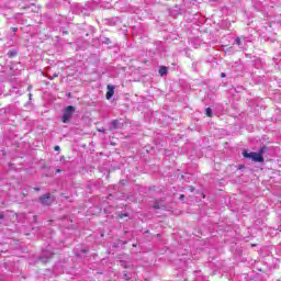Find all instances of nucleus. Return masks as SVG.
Listing matches in <instances>:
<instances>
[{
	"label": "nucleus",
	"mask_w": 281,
	"mask_h": 281,
	"mask_svg": "<svg viewBox=\"0 0 281 281\" xmlns=\"http://www.w3.org/2000/svg\"><path fill=\"white\" fill-rule=\"evenodd\" d=\"M265 150H267L266 147H262L260 149V153H256V151L249 153L247 150H244L243 157H245V159H251L252 161H255V164H263L265 157L262 156V153H265Z\"/></svg>",
	"instance_id": "f257e3e1"
},
{
	"label": "nucleus",
	"mask_w": 281,
	"mask_h": 281,
	"mask_svg": "<svg viewBox=\"0 0 281 281\" xmlns=\"http://www.w3.org/2000/svg\"><path fill=\"white\" fill-rule=\"evenodd\" d=\"M74 113H76V108L74 105H68L64 111V114L61 116V122L64 124H68L71 117H74Z\"/></svg>",
	"instance_id": "f03ea898"
},
{
	"label": "nucleus",
	"mask_w": 281,
	"mask_h": 281,
	"mask_svg": "<svg viewBox=\"0 0 281 281\" xmlns=\"http://www.w3.org/2000/svg\"><path fill=\"white\" fill-rule=\"evenodd\" d=\"M106 89L108 91H106L105 98L106 100H111V98L115 95V86L108 85Z\"/></svg>",
	"instance_id": "7ed1b4c3"
},
{
	"label": "nucleus",
	"mask_w": 281,
	"mask_h": 281,
	"mask_svg": "<svg viewBox=\"0 0 281 281\" xmlns=\"http://www.w3.org/2000/svg\"><path fill=\"white\" fill-rule=\"evenodd\" d=\"M50 199H52V194L46 193V194L40 196V203H42V205H49Z\"/></svg>",
	"instance_id": "20e7f679"
},
{
	"label": "nucleus",
	"mask_w": 281,
	"mask_h": 281,
	"mask_svg": "<svg viewBox=\"0 0 281 281\" xmlns=\"http://www.w3.org/2000/svg\"><path fill=\"white\" fill-rule=\"evenodd\" d=\"M159 74L160 76H166V74H168V67L161 66L159 69Z\"/></svg>",
	"instance_id": "39448f33"
},
{
	"label": "nucleus",
	"mask_w": 281,
	"mask_h": 281,
	"mask_svg": "<svg viewBox=\"0 0 281 281\" xmlns=\"http://www.w3.org/2000/svg\"><path fill=\"white\" fill-rule=\"evenodd\" d=\"M154 210H161V205L159 204V201H155L153 205Z\"/></svg>",
	"instance_id": "423d86ee"
},
{
	"label": "nucleus",
	"mask_w": 281,
	"mask_h": 281,
	"mask_svg": "<svg viewBox=\"0 0 281 281\" xmlns=\"http://www.w3.org/2000/svg\"><path fill=\"white\" fill-rule=\"evenodd\" d=\"M112 126L114 130H116L120 126V121L117 120L112 121Z\"/></svg>",
	"instance_id": "0eeeda50"
},
{
	"label": "nucleus",
	"mask_w": 281,
	"mask_h": 281,
	"mask_svg": "<svg viewBox=\"0 0 281 281\" xmlns=\"http://www.w3.org/2000/svg\"><path fill=\"white\" fill-rule=\"evenodd\" d=\"M205 113H206V116H207V117H212V115H213L212 110H211L210 108H207V109L205 110Z\"/></svg>",
	"instance_id": "6e6552de"
},
{
	"label": "nucleus",
	"mask_w": 281,
	"mask_h": 281,
	"mask_svg": "<svg viewBox=\"0 0 281 281\" xmlns=\"http://www.w3.org/2000/svg\"><path fill=\"white\" fill-rule=\"evenodd\" d=\"M12 32L15 34V32H19V27L18 26H13L11 27Z\"/></svg>",
	"instance_id": "1a4fd4ad"
},
{
	"label": "nucleus",
	"mask_w": 281,
	"mask_h": 281,
	"mask_svg": "<svg viewBox=\"0 0 281 281\" xmlns=\"http://www.w3.org/2000/svg\"><path fill=\"white\" fill-rule=\"evenodd\" d=\"M54 78H58V72L53 74V77H49L50 80H54Z\"/></svg>",
	"instance_id": "9d476101"
},
{
	"label": "nucleus",
	"mask_w": 281,
	"mask_h": 281,
	"mask_svg": "<svg viewBox=\"0 0 281 281\" xmlns=\"http://www.w3.org/2000/svg\"><path fill=\"white\" fill-rule=\"evenodd\" d=\"M187 189L189 190V192H194V187L193 186H189Z\"/></svg>",
	"instance_id": "9b49d317"
},
{
	"label": "nucleus",
	"mask_w": 281,
	"mask_h": 281,
	"mask_svg": "<svg viewBox=\"0 0 281 281\" xmlns=\"http://www.w3.org/2000/svg\"><path fill=\"white\" fill-rule=\"evenodd\" d=\"M54 150H56V153L60 151V146L56 145V146L54 147Z\"/></svg>",
	"instance_id": "f8f14e48"
},
{
	"label": "nucleus",
	"mask_w": 281,
	"mask_h": 281,
	"mask_svg": "<svg viewBox=\"0 0 281 281\" xmlns=\"http://www.w3.org/2000/svg\"><path fill=\"white\" fill-rule=\"evenodd\" d=\"M235 42H236L237 45H240V44H241L240 37H237V38L235 40Z\"/></svg>",
	"instance_id": "ddd939ff"
},
{
	"label": "nucleus",
	"mask_w": 281,
	"mask_h": 281,
	"mask_svg": "<svg viewBox=\"0 0 281 281\" xmlns=\"http://www.w3.org/2000/svg\"><path fill=\"white\" fill-rule=\"evenodd\" d=\"M9 54H10V56H16V52H14V50H10Z\"/></svg>",
	"instance_id": "4468645a"
},
{
	"label": "nucleus",
	"mask_w": 281,
	"mask_h": 281,
	"mask_svg": "<svg viewBox=\"0 0 281 281\" xmlns=\"http://www.w3.org/2000/svg\"><path fill=\"white\" fill-rule=\"evenodd\" d=\"M179 199H180V201H183L186 199V195L184 194H180Z\"/></svg>",
	"instance_id": "2eb2a0df"
},
{
	"label": "nucleus",
	"mask_w": 281,
	"mask_h": 281,
	"mask_svg": "<svg viewBox=\"0 0 281 281\" xmlns=\"http://www.w3.org/2000/svg\"><path fill=\"white\" fill-rule=\"evenodd\" d=\"M34 190H35V192H41V188H38V187H35Z\"/></svg>",
	"instance_id": "dca6fc26"
},
{
	"label": "nucleus",
	"mask_w": 281,
	"mask_h": 281,
	"mask_svg": "<svg viewBox=\"0 0 281 281\" xmlns=\"http://www.w3.org/2000/svg\"><path fill=\"white\" fill-rule=\"evenodd\" d=\"M126 216H128V214H122V215H120V218H124Z\"/></svg>",
	"instance_id": "f3484780"
},
{
	"label": "nucleus",
	"mask_w": 281,
	"mask_h": 281,
	"mask_svg": "<svg viewBox=\"0 0 281 281\" xmlns=\"http://www.w3.org/2000/svg\"><path fill=\"white\" fill-rule=\"evenodd\" d=\"M221 76H222V78H225L226 75H225V72H222Z\"/></svg>",
	"instance_id": "a211bd4d"
},
{
	"label": "nucleus",
	"mask_w": 281,
	"mask_h": 281,
	"mask_svg": "<svg viewBox=\"0 0 281 281\" xmlns=\"http://www.w3.org/2000/svg\"><path fill=\"white\" fill-rule=\"evenodd\" d=\"M56 172H57V173H60L61 171H60V169H57Z\"/></svg>",
	"instance_id": "6ab92c4d"
},
{
	"label": "nucleus",
	"mask_w": 281,
	"mask_h": 281,
	"mask_svg": "<svg viewBox=\"0 0 281 281\" xmlns=\"http://www.w3.org/2000/svg\"><path fill=\"white\" fill-rule=\"evenodd\" d=\"M244 167L241 166V167H239V170H241Z\"/></svg>",
	"instance_id": "aec40b11"
},
{
	"label": "nucleus",
	"mask_w": 281,
	"mask_h": 281,
	"mask_svg": "<svg viewBox=\"0 0 281 281\" xmlns=\"http://www.w3.org/2000/svg\"><path fill=\"white\" fill-rule=\"evenodd\" d=\"M251 247H256V245H255V244H252V245H251Z\"/></svg>",
	"instance_id": "412c9836"
},
{
	"label": "nucleus",
	"mask_w": 281,
	"mask_h": 281,
	"mask_svg": "<svg viewBox=\"0 0 281 281\" xmlns=\"http://www.w3.org/2000/svg\"><path fill=\"white\" fill-rule=\"evenodd\" d=\"M0 218H3V215H0Z\"/></svg>",
	"instance_id": "4be33fe9"
}]
</instances>
